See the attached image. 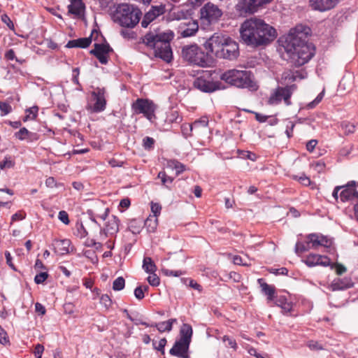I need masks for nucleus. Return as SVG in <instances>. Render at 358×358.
Wrapping results in <instances>:
<instances>
[{"label": "nucleus", "instance_id": "nucleus-1", "mask_svg": "<svg viewBox=\"0 0 358 358\" xmlns=\"http://www.w3.org/2000/svg\"><path fill=\"white\" fill-rule=\"evenodd\" d=\"M310 32L308 27L298 24L289 30L285 38L283 46L290 63L295 67L306 64L315 55V48L307 42Z\"/></svg>", "mask_w": 358, "mask_h": 358}, {"label": "nucleus", "instance_id": "nucleus-2", "mask_svg": "<svg viewBox=\"0 0 358 358\" xmlns=\"http://www.w3.org/2000/svg\"><path fill=\"white\" fill-rule=\"evenodd\" d=\"M240 34L243 42L252 48L266 45L277 36L276 30L272 26L257 17L244 21Z\"/></svg>", "mask_w": 358, "mask_h": 358}, {"label": "nucleus", "instance_id": "nucleus-3", "mask_svg": "<svg viewBox=\"0 0 358 358\" xmlns=\"http://www.w3.org/2000/svg\"><path fill=\"white\" fill-rule=\"evenodd\" d=\"M173 38V34L172 32L156 33L150 31L140 38V43L153 49L156 57H159L166 62H169L173 57V52L170 45Z\"/></svg>", "mask_w": 358, "mask_h": 358}, {"label": "nucleus", "instance_id": "nucleus-4", "mask_svg": "<svg viewBox=\"0 0 358 358\" xmlns=\"http://www.w3.org/2000/svg\"><path fill=\"white\" fill-rule=\"evenodd\" d=\"M141 15V10L134 5L120 3L111 13V18L120 27L132 29L139 22Z\"/></svg>", "mask_w": 358, "mask_h": 358}, {"label": "nucleus", "instance_id": "nucleus-5", "mask_svg": "<svg viewBox=\"0 0 358 358\" xmlns=\"http://www.w3.org/2000/svg\"><path fill=\"white\" fill-rule=\"evenodd\" d=\"M182 59L189 64L201 67L210 65V59L196 44L187 45L182 47L181 51Z\"/></svg>", "mask_w": 358, "mask_h": 358}, {"label": "nucleus", "instance_id": "nucleus-6", "mask_svg": "<svg viewBox=\"0 0 358 358\" xmlns=\"http://www.w3.org/2000/svg\"><path fill=\"white\" fill-rule=\"evenodd\" d=\"M221 80L241 88L252 87V74L250 71L228 70L220 76Z\"/></svg>", "mask_w": 358, "mask_h": 358}, {"label": "nucleus", "instance_id": "nucleus-7", "mask_svg": "<svg viewBox=\"0 0 358 358\" xmlns=\"http://www.w3.org/2000/svg\"><path fill=\"white\" fill-rule=\"evenodd\" d=\"M131 109L134 114H143L150 121L155 118L156 106L152 101L148 99H137L131 104Z\"/></svg>", "mask_w": 358, "mask_h": 358}, {"label": "nucleus", "instance_id": "nucleus-8", "mask_svg": "<svg viewBox=\"0 0 358 358\" xmlns=\"http://www.w3.org/2000/svg\"><path fill=\"white\" fill-rule=\"evenodd\" d=\"M227 36L222 33L216 32L203 43V47L206 50V54L208 55L211 62L213 56L217 57V51H220L222 48L224 43L227 41Z\"/></svg>", "mask_w": 358, "mask_h": 358}, {"label": "nucleus", "instance_id": "nucleus-9", "mask_svg": "<svg viewBox=\"0 0 358 358\" xmlns=\"http://www.w3.org/2000/svg\"><path fill=\"white\" fill-rule=\"evenodd\" d=\"M210 76L211 74L207 71L202 76L196 78L194 81V87L206 93H211L217 90H220L222 88V83L213 81Z\"/></svg>", "mask_w": 358, "mask_h": 358}, {"label": "nucleus", "instance_id": "nucleus-10", "mask_svg": "<svg viewBox=\"0 0 358 358\" xmlns=\"http://www.w3.org/2000/svg\"><path fill=\"white\" fill-rule=\"evenodd\" d=\"M272 0H240L236 5V10L241 15L253 14L264 4L270 3Z\"/></svg>", "mask_w": 358, "mask_h": 358}, {"label": "nucleus", "instance_id": "nucleus-11", "mask_svg": "<svg viewBox=\"0 0 358 358\" xmlns=\"http://www.w3.org/2000/svg\"><path fill=\"white\" fill-rule=\"evenodd\" d=\"M220 51H217V57L220 59L233 60L239 55L238 44L231 37L227 36Z\"/></svg>", "mask_w": 358, "mask_h": 358}, {"label": "nucleus", "instance_id": "nucleus-12", "mask_svg": "<svg viewBox=\"0 0 358 358\" xmlns=\"http://www.w3.org/2000/svg\"><path fill=\"white\" fill-rule=\"evenodd\" d=\"M201 18L208 24L217 22L222 15V11L217 6L208 2L200 10Z\"/></svg>", "mask_w": 358, "mask_h": 358}, {"label": "nucleus", "instance_id": "nucleus-13", "mask_svg": "<svg viewBox=\"0 0 358 358\" xmlns=\"http://www.w3.org/2000/svg\"><path fill=\"white\" fill-rule=\"evenodd\" d=\"M94 103L90 106L87 109L92 113H100L103 111L106 107V90L102 87H96L91 93Z\"/></svg>", "mask_w": 358, "mask_h": 358}, {"label": "nucleus", "instance_id": "nucleus-14", "mask_svg": "<svg viewBox=\"0 0 358 358\" xmlns=\"http://www.w3.org/2000/svg\"><path fill=\"white\" fill-rule=\"evenodd\" d=\"M341 187L342 191L339 192V195L341 201H358V182L351 180L344 185H341Z\"/></svg>", "mask_w": 358, "mask_h": 358}, {"label": "nucleus", "instance_id": "nucleus-15", "mask_svg": "<svg viewBox=\"0 0 358 358\" xmlns=\"http://www.w3.org/2000/svg\"><path fill=\"white\" fill-rule=\"evenodd\" d=\"M165 13V5L160 4L158 6H152L150 10L145 13L141 22V27L147 28L152 22L156 20L158 17L164 15Z\"/></svg>", "mask_w": 358, "mask_h": 358}, {"label": "nucleus", "instance_id": "nucleus-16", "mask_svg": "<svg viewBox=\"0 0 358 358\" xmlns=\"http://www.w3.org/2000/svg\"><path fill=\"white\" fill-rule=\"evenodd\" d=\"M94 48L90 53L94 55L101 64H106L108 62V54L113 52L112 48L108 43H94Z\"/></svg>", "mask_w": 358, "mask_h": 358}, {"label": "nucleus", "instance_id": "nucleus-17", "mask_svg": "<svg viewBox=\"0 0 358 358\" xmlns=\"http://www.w3.org/2000/svg\"><path fill=\"white\" fill-rule=\"evenodd\" d=\"M119 231V220L116 216L112 215L108 218L104 227L100 231V236L106 238L115 235Z\"/></svg>", "mask_w": 358, "mask_h": 358}, {"label": "nucleus", "instance_id": "nucleus-18", "mask_svg": "<svg viewBox=\"0 0 358 358\" xmlns=\"http://www.w3.org/2000/svg\"><path fill=\"white\" fill-rule=\"evenodd\" d=\"M282 99L286 106H290L292 104L290 101V92L288 90L278 87L275 92L270 96L268 102L270 104L276 105L280 103Z\"/></svg>", "mask_w": 358, "mask_h": 358}, {"label": "nucleus", "instance_id": "nucleus-19", "mask_svg": "<svg viewBox=\"0 0 358 358\" xmlns=\"http://www.w3.org/2000/svg\"><path fill=\"white\" fill-rule=\"evenodd\" d=\"M307 238L308 240L307 245H310L311 248H317L319 246L328 248L332 244V241L330 238L318 234H309Z\"/></svg>", "mask_w": 358, "mask_h": 358}, {"label": "nucleus", "instance_id": "nucleus-20", "mask_svg": "<svg viewBox=\"0 0 358 358\" xmlns=\"http://www.w3.org/2000/svg\"><path fill=\"white\" fill-rule=\"evenodd\" d=\"M309 3L313 10L325 12L335 8L338 0H309Z\"/></svg>", "mask_w": 358, "mask_h": 358}, {"label": "nucleus", "instance_id": "nucleus-21", "mask_svg": "<svg viewBox=\"0 0 358 358\" xmlns=\"http://www.w3.org/2000/svg\"><path fill=\"white\" fill-rule=\"evenodd\" d=\"M189 344L180 340L176 341L173 348L170 350L169 353L179 358H189L188 350Z\"/></svg>", "mask_w": 358, "mask_h": 358}, {"label": "nucleus", "instance_id": "nucleus-22", "mask_svg": "<svg viewBox=\"0 0 358 358\" xmlns=\"http://www.w3.org/2000/svg\"><path fill=\"white\" fill-rule=\"evenodd\" d=\"M303 262L309 267L315 266H327L330 265V259L324 255L310 254L303 260Z\"/></svg>", "mask_w": 358, "mask_h": 358}, {"label": "nucleus", "instance_id": "nucleus-23", "mask_svg": "<svg viewBox=\"0 0 358 358\" xmlns=\"http://www.w3.org/2000/svg\"><path fill=\"white\" fill-rule=\"evenodd\" d=\"M199 24L196 21L191 20L187 23H180L179 26V31L180 35L184 37H190L198 31Z\"/></svg>", "mask_w": 358, "mask_h": 358}, {"label": "nucleus", "instance_id": "nucleus-24", "mask_svg": "<svg viewBox=\"0 0 358 358\" xmlns=\"http://www.w3.org/2000/svg\"><path fill=\"white\" fill-rule=\"evenodd\" d=\"M14 136L20 141H27V143H32L38 141L40 135L36 132L29 131L25 127H22L14 134Z\"/></svg>", "mask_w": 358, "mask_h": 358}, {"label": "nucleus", "instance_id": "nucleus-25", "mask_svg": "<svg viewBox=\"0 0 358 358\" xmlns=\"http://www.w3.org/2000/svg\"><path fill=\"white\" fill-rule=\"evenodd\" d=\"M96 33L97 35L99 34L96 30L94 29L92 31L91 36L85 38H80L78 39L71 40L66 45V48H86L90 46L92 43V36Z\"/></svg>", "mask_w": 358, "mask_h": 358}, {"label": "nucleus", "instance_id": "nucleus-26", "mask_svg": "<svg viewBox=\"0 0 358 358\" xmlns=\"http://www.w3.org/2000/svg\"><path fill=\"white\" fill-rule=\"evenodd\" d=\"M71 241L69 239L55 240L52 246L55 252L59 255H64L69 252Z\"/></svg>", "mask_w": 358, "mask_h": 358}, {"label": "nucleus", "instance_id": "nucleus-27", "mask_svg": "<svg viewBox=\"0 0 358 358\" xmlns=\"http://www.w3.org/2000/svg\"><path fill=\"white\" fill-rule=\"evenodd\" d=\"M353 286V282L350 278H336L333 280L330 285L332 291L343 290Z\"/></svg>", "mask_w": 358, "mask_h": 358}, {"label": "nucleus", "instance_id": "nucleus-28", "mask_svg": "<svg viewBox=\"0 0 358 358\" xmlns=\"http://www.w3.org/2000/svg\"><path fill=\"white\" fill-rule=\"evenodd\" d=\"M69 13L79 15L85 10V4L82 0H71V4L68 6Z\"/></svg>", "mask_w": 358, "mask_h": 358}, {"label": "nucleus", "instance_id": "nucleus-29", "mask_svg": "<svg viewBox=\"0 0 358 358\" xmlns=\"http://www.w3.org/2000/svg\"><path fill=\"white\" fill-rule=\"evenodd\" d=\"M177 322L176 319H170L167 321L161 322L158 323H155L153 324H151V327H155L157 330L162 333L165 331H171L172 329V326L174 323Z\"/></svg>", "mask_w": 358, "mask_h": 358}, {"label": "nucleus", "instance_id": "nucleus-30", "mask_svg": "<svg viewBox=\"0 0 358 358\" xmlns=\"http://www.w3.org/2000/svg\"><path fill=\"white\" fill-rule=\"evenodd\" d=\"M192 334V327L188 324H183L180 331V338L179 340L190 343Z\"/></svg>", "mask_w": 358, "mask_h": 358}, {"label": "nucleus", "instance_id": "nucleus-31", "mask_svg": "<svg viewBox=\"0 0 358 358\" xmlns=\"http://www.w3.org/2000/svg\"><path fill=\"white\" fill-rule=\"evenodd\" d=\"M258 282L260 284L262 292L267 295L268 300H273L274 299L275 295L274 287L263 282V280L262 278L259 279Z\"/></svg>", "mask_w": 358, "mask_h": 358}, {"label": "nucleus", "instance_id": "nucleus-32", "mask_svg": "<svg viewBox=\"0 0 358 358\" xmlns=\"http://www.w3.org/2000/svg\"><path fill=\"white\" fill-rule=\"evenodd\" d=\"M145 226L149 232H155L158 226L157 217L149 215L145 221Z\"/></svg>", "mask_w": 358, "mask_h": 358}, {"label": "nucleus", "instance_id": "nucleus-33", "mask_svg": "<svg viewBox=\"0 0 358 358\" xmlns=\"http://www.w3.org/2000/svg\"><path fill=\"white\" fill-rule=\"evenodd\" d=\"M143 268L148 273H155L157 266L150 257H145L143 262Z\"/></svg>", "mask_w": 358, "mask_h": 358}, {"label": "nucleus", "instance_id": "nucleus-34", "mask_svg": "<svg viewBox=\"0 0 358 358\" xmlns=\"http://www.w3.org/2000/svg\"><path fill=\"white\" fill-rule=\"evenodd\" d=\"M167 166L172 169H175L177 175H179L185 170V166L176 159L169 160Z\"/></svg>", "mask_w": 358, "mask_h": 358}, {"label": "nucleus", "instance_id": "nucleus-35", "mask_svg": "<svg viewBox=\"0 0 358 358\" xmlns=\"http://www.w3.org/2000/svg\"><path fill=\"white\" fill-rule=\"evenodd\" d=\"M275 304L280 306L285 313H289L292 310V304L287 301L285 296H279L275 301Z\"/></svg>", "mask_w": 358, "mask_h": 358}, {"label": "nucleus", "instance_id": "nucleus-36", "mask_svg": "<svg viewBox=\"0 0 358 358\" xmlns=\"http://www.w3.org/2000/svg\"><path fill=\"white\" fill-rule=\"evenodd\" d=\"M208 125V118L206 116H203L200 119L195 120L192 123V127L195 130L200 129H206Z\"/></svg>", "mask_w": 358, "mask_h": 358}, {"label": "nucleus", "instance_id": "nucleus-37", "mask_svg": "<svg viewBox=\"0 0 358 358\" xmlns=\"http://www.w3.org/2000/svg\"><path fill=\"white\" fill-rule=\"evenodd\" d=\"M38 111V106H33L26 110L28 113L23 119L24 122L27 121L29 119L34 120L36 117Z\"/></svg>", "mask_w": 358, "mask_h": 358}, {"label": "nucleus", "instance_id": "nucleus-38", "mask_svg": "<svg viewBox=\"0 0 358 358\" xmlns=\"http://www.w3.org/2000/svg\"><path fill=\"white\" fill-rule=\"evenodd\" d=\"M13 110L12 106L10 104L6 101H0V111H1V115L4 116L10 113H11Z\"/></svg>", "mask_w": 358, "mask_h": 358}, {"label": "nucleus", "instance_id": "nucleus-39", "mask_svg": "<svg viewBox=\"0 0 358 358\" xmlns=\"http://www.w3.org/2000/svg\"><path fill=\"white\" fill-rule=\"evenodd\" d=\"M158 178L161 180L162 184L166 187H169L173 182V178L168 176L165 171H160L158 173Z\"/></svg>", "mask_w": 358, "mask_h": 358}, {"label": "nucleus", "instance_id": "nucleus-40", "mask_svg": "<svg viewBox=\"0 0 358 358\" xmlns=\"http://www.w3.org/2000/svg\"><path fill=\"white\" fill-rule=\"evenodd\" d=\"M125 280L122 277L117 278L113 283V289L115 291H120L124 289Z\"/></svg>", "mask_w": 358, "mask_h": 358}, {"label": "nucleus", "instance_id": "nucleus-41", "mask_svg": "<svg viewBox=\"0 0 358 358\" xmlns=\"http://www.w3.org/2000/svg\"><path fill=\"white\" fill-rule=\"evenodd\" d=\"M155 141L153 138L145 136L143 139V147L146 150H150L154 148Z\"/></svg>", "mask_w": 358, "mask_h": 358}, {"label": "nucleus", "instance_id": "nucleus-42", "mask_svg": "<svg viewBox=\"0 0 358 358\" xmlns=\"http://www.w3.org/2000/svg\"><path fill=\"white\" fill-rule=\"evenodd\" d=\"M194 129V128L192 127V124H183L181 126V131L182 133V135L187 138L189 136H192V131Z\"/></svg>", "mask_w": 358, "mask_h": 358}, {"label": "nucleus", "instance_id": "nucleus-43", "mask_svg": "<svg viewBox=\"0 0 358 358\" xmlns=\"http://www.w3.org/2000/svg\"><path fill=\"white\" fill-rule=\"evenodd\" d=\"M149 276L147 278L148 283L153 287H157L160 283V279L155 273H149Z\"/></svg>", "mask_w": 358, "mask_h": 358}, {"label": "nucleus", "instance_id": "nucleus-44", "mask_svg": "<svg viewBox=\"0 0 358 358\" xmlns=\"http://www.w3.org/2000/svg\"><path fill=\"white\" fill-rule=\"evenodd\" d=\"M109 208L105 207L103 209L100 208H97L96 209V216L101 218L103 220H105L108 216L109 213Z\"/></svg>", "mask_w": 358, "mask_h": 358}, {"label": "nucleus", "instance_id": "nucleus-45", "mask_svg": "<svg viewBox=\"0 0 358 358\" xmlns=\"http://www.w3.org/2000/svg\"><path fill=\"white\" fill-rule=\"evenodd\" d=\"M249 261L250 259L248 257H246V258H242L240 256L236 255L233 258V262L236 265L249 266L250 265Z\"/></svg>", "mask_w": 358, "mask_h": 358}, {"label": "nucleus", "instance_id": "nucleus-46", "mask_svg": "<svg viewBox=\"0 0 358 358\" xmlns=\"http://www.w3.org/2000/svg\"><path fill=\"white\" fill-rule=\"evenodd\" d=\"M222 341L224 343H227L226 344V346L230 347V348H233L234 350H236L237 349L236 342L232 338H231V337H229L228 336H224L222 337Z\"/></svg>", "mask_w": 358, "mask_h": 358}, {"label": "nucleus", "instance_id": "nucleus-47", "mask_svg": "<svg viewBox=\"0 0 358 358\" xmlns=\"http://www.w3.org/2000/svg\"><path fill=\"white\" fill-rule=\"evenodd\" d=\"M100 303L105 307L106 309H108L112 305V300L107 294H103L100 297Z\"/></svg>", "mask_w": 358, "mask_h": 358}, {"label": "nucleus", "instance_id": "nucleus-48", "mask_svg": "<svg viewBox=\"0 0 358 358\" xmlns=\"http://www.w3.org/2000/svg\"><path fill=\"white\" fill-rule=\"evenodd\" d=\"M307 345L311 350L317 351V350H321L324 349L323 345L316 341H313V340L309 341L307 343Z\"/></svg>", "mask_w": 358, "mask_h": 358}, {"label": "nucleus", "instance_id": "nucleus-49", "mask_svg": "<svg viewBox=\"0 0 358 358\" xmlns=\"http://www.w3.org/2000/svg\"><path fill=\"white\" fill-rule=\"evenodd\" d=\"M151 212L152 215L151 216L157 217L160 215L162 206L159 203H151Z\"/></svg>", "mask_w": 358, "mask_h": 358}, {"label": "nucleus", "instance_id": "nucleus-50", "mask_svg": "<svg viewBox=\"0 0 358 358\" xmlns=\"http://www.w3.org/2000/svg\"><path fill=\"white\" fill-rule=\"evenodd\" d=\"M309 248H311L308 245L306 246L305 244L297 242L295 245V252L297 255L307 251Z\"/></svg>", "mask_w": 358, "mask_h": 358}, {"label": "nucleus", "instance_id": "nucleus-51", "mask_svg": "<svg viewBox=\"0 0 358 358\" xmlns=\"http://www.w3.org/2000/svg\"><path fill=\"white\" fill-rule=\"evenodd\" d=\"M162 271L163 274L166 276L178 277L182 274V272L181 271H173L168 268H162Z\"/></svg>", "mask_w": 358, "mask_h": 358}, {"label": "nucleus", "instance_id": "nucleus-52", "mask_svg": "<svg viewBox=\"0 0 358 358\" xmlns=\"http://www.w3.org/2000/svg\"><path fill=\"white\" fill-rule=\"evenodd\" d=\"M342 127L345 130V134H352L355 131V126L350 122H343Z\"/></svg>", "mask_w": 358, "mask_h": 358}, {"label": "nucleus", "instance_id": "nucleus-53", "mask_svg": "<svg viewBox=\"0 0 358 358\" xmlns=\"http://www.w3.org/2000/svg\"><path fill=\"white\" fill-rule=\"evenodd\" d=\"M48 277L47 272H41L37 274L34 278V281L36 284L43 283Z\"/></svg>", "mask_w": 358, "mask_h": 358}, {"label": "nucleus", "instance_id": "nucleus-54", "mask_svg": "<svg viewBox=\"0 0 358 358\" xmlns=\"http://www.w3.org/2000/svg\"><path fill=\"white\" fill-rule=\"evenodd\" d=\"M1 21L4 22L10 29L14 30V24L10 20V18L6 14H3L1 17Z\"/></svg>", "mask_w": 358, "mask_h": 358}, {"label": "nucleus", "instance_id": "nucleus-55", "mask_svg": "<svg viewBox=\"0 0 358 358\" xmlns=\"http://www.w3.org/2000/svg\"><path fill=\"white\" fill-rule=\"evenodd\" d=\"M9 343L8 337L6 331L0 325V343L6 345Z\"/></svg>", "mask_w": 358, "mask_h": 358}, {"label": "nucleus", "instance_id": "nucleus-56", "mask_svg": "<svg viewBox=\"0 0 358 358\" xmlns=\"http://www.w3.org/2000/svg\"><path fill=\"white\" fill-rule=\"evenodd\" d=\"M324 92L322 91L320 92L317 97L310 103H308V106L310 108H314L316 105H317L323 99Z\"/></svg>", "mask_w": 358, "mask_h": 358}, {"label": "nucleus", "instance_id": "nucleus-57", "mask_svg": "<svg viewBox=\"0 0 358 358\" xmlns=\"http://www.w3.org/2000/svg\"><path fill=\"white\" fill-rule=\"evenodd\" d=\"M166 339L164 338L160 339V341L158 342L157 346L155 345V343L154 342L153 345H155V348L157 350L162 352V354H164V347L166 344Z\"/></svg>", "mask_w": 358, "mask_h": 358}, {"label": "nucleus", "instance_id": "nucleus-58", "mask_svg": "<svg viewBox=\"0 0 358 358\" xmlns=\"http://www.w3.org/2000/svg\"><path fill=\"white\" fill-rule=\"evenodd\" d=\"M43 351H44L43 345H42L41 344H37L35 346V348L34 350V356L36 357V358H41Z\"/></svg>", "mask_w": 358, "mask_h": 358}, {"label": "nucleus", "instance_id": "nucleus-59", "mask_svg": "<svg viewBox=\"0 0 358 358\" xmlns=\"http://www.w3.org/2000/svg\"><path fill=\"white\" fill-rule=\"evenodd\" d=\"M58 218L62 222H63L65 224H68L69 223V215L64 210H61L59 213Z\"/></svg>", "mask_w": 358, "mask_h": 358}, {"label": "nucleus", "instance_id": "nucleus-60", "mask_svg": "<svg viewBox=\"0 0 358 358\" xmlns=\"http://www.w3.org/2000/svg\"><path fill=\"white\" fill-rule=\"evenodd\" d=\"M312 166L315 169V170L318 173L324 171L325 168V164L322 161H318L313 164Z\"/></svg>", "mask_w": 358, "mask_h": 358}, {"label": "nucleus", "instance_id": "nucleus-61", "mask_svg": "<svg viewBox=\"0 0 358 358\" xmlns=\"http://www.w3.org/2000/svg\"><path fill=\"white\" fill-rule=\"evenodd\" d=\"M134 296L138 300H141L144 298L145 295L143 294L142 286H138L134 289Z\"/></svg>", "mask_w": 358, "mask_h": 358}, {"label": "nucleus", "instance_id": "nucleus-62", "mask_svg": "<svg viewBox=\"0 0 358 358\" xmlns=\"http://www.w3.org/2000/svg\"><path fill=\"white\" fill-rule=\"evenodd\" d=\"M225 278L227 279H231L234 282H239L241 280V276L238 273L232 271L226 275Z\"/></svg>", "mask_w": 358, "mask_h": 358}, {"label": "nucleus", "instance_id": "nucleus-63", "mask_svg": "<svg viewBox=\"0 0 358 358\" xmlns=\"http://www.w3.org/2000/svg\"><path fill=\"white\" fill-rule=\"evenodd\" d=\"M299 182L304 186H309L311 183L310 179L305 174L298 178Z\"/></svg>", "mask_w": 358, "mask_h": 358}, {"label": "nucleus", "instance_id": "nucleus-64", "mask_svg": "<svg viewBox=\"0 0 358 358\" xmlns=\"http://www.w3.org/2000/svg\"><path fill=\"white\" fill-rule=\"evenodd\" d=\"M331 268H335L336 273L338 275H341L346 271V268L343 265L340 264H333L331 265Z\"/></svg>", "mask_w": 358, "mask_h": 358}]
</instances>
